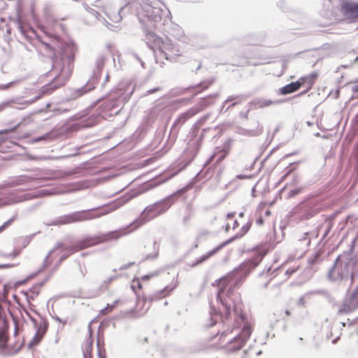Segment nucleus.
Masks as SVG:
<instances>
[{"label": "nucleus", "mask_w": 358, "mask_h": 358, "mask_svg": "<svg viewBox=\"0 0 358 358\" xmlns=\"http://www.w3.org/2000/svg\"><path fill=\"white\" fill-rule=\"evenodd\" d=\"M317 78V74L316 73H313L299 78L297 81L300 83V87L303 86L306 87V90L299 94V95L305 94L306 92L310 91L315 85Z\"/></svg>", "instance_id": "ddd939ff"}, {"label": "nucleus", "mask_w": 358, "mask_h": 358, "mask_svg": "<svg viewBox=\"0 0 358 358\" xmlns=\"http://www.w3.org/2000/svg\"><path fill=\"white\" fill-rule=\"evenodd\" d=\"M44 284L45 281L37 282L29 289L21 292V293L25 296L29 303H31V301L34 300L39 295Z\"/></svg>", "instance_id": "f8f14e48"}, {"label": "nucleus", "mask_w": 358, "mask_h": 358, "mask_svg": "<svg viewBox=\"0 0 358 358\" xmlns=\"http://www.w3.org/2000/svg\"><path fill=\"white\" fill-rule=\"evenodd\" d=\"M207 99H203L201 102H205V103H207ZM205 106H206L207 104L206 103H204Z\"/></svg>", "instance_id": "f704fd0d"}, {"label": "nucleus", "mask_w": 358, "mask_h": 358, "mask_svg": "<svg viewBox=\"0 0 358 358\" xmlns=\"http://www.w3.org/2000/svg\"><path fill=\"white\" fill-rule=\"evenodd\" d=\"M234 322L232 324V329L238 328L241 324L244 321L245 317L243 314L241 308L238 304L233 305Z\"/></svg>", "instance_id": "dca6fc26"}, {"label": "nucleus", "mask_w": 358, "mask_h": 358, "mask_svg": "<svg viewBox=\"0 0 358 358\" xmlns=\"http://www.w3.org/2000/svg\"><path fill=\"white\" fill-rule=\"evenodd\" d=\"M22 346V342H17V343L15 344V348H21Z\"/></svg>", "instance_id": "2f4dec72"}, {"label": "nucleus", "mask_w": 358, "mask_h": 358, "mask_svg": "<svg viewBox=\"0 0 358 358\" xmlns=\"http://www.w3.org/2000/svg\"><path fill=\"white\" fill-rule=\"evenodd\" d=\"M113 279H114V278L110 277V278H108L104 280L103 281V282L101 283V285H100V288L101 289H108L109 285H110V284L113 280Z\"/></svg>", "instance_id": "a878e982"}, {"label": "nucleus", "mask_w": 358, "mask_h": 358, "mask_svg": "<svg viewBox=\"0 0 358 358\" xmlns=\"http://www.w3.org/2000/svg\"><path fill=\"white\" fill-rule=\"evenodd\" d=\"M340 11L345 19L355 21L358 19V2L345 1L341 5Z\"/></svg>", "instance_id": "423d86ee"}, {"label": "nucleus", "mask_w": 358, "mask_h": 358, "mask_svg": "<svg viewBox=\"0 0 358 358\" xmlns=\"http://www.w3.org/2000/svg\"><path fill=\"white\" fill-rule=\"evenodd\" d=\"M131 288L135 292H136L138 290L142 289L143 286L141 280L139 278L134 279L131 285Z\"/></svg>", "instance_id": "4be33fe9"}, {"label": "nucleus", "mask_w": 358, "mask_h": 358, "mask_svg": "<svg viewBox=\"0 0 358 358\" xmlns=\"http://www.w3.org/2000/svg\"><path fill=\"white\" fill-rule=\"evenodd\" d=\"M152 275H145L141 277V280H148Z\"/></svg>", "instance_id": "c756f323"}, {"label": "nucleus", "mask_w": 358, "mask_h": 358, "mask_svg": "<svg viewBox=\"0 0 358 358\" xmlns=\"http://www.w3.org/2000/svg\"><path fill=\"white\" fill-rule=\"evenodd\" d=\"M234 213L227 214L225 231L227 232L231 229L232 230L235 231L234 236L230 240L220 244L212 250L202 255L200 259L196 261V264L205 262L212 256L215 255L217 252H218L227 243L235 239L242 238L248 233L252 226V221L243 222L241 220L239 222L237 220H234Z\"/></svg>", "instance_id": "f257e3e1"}, {"label": "nucleus", "mask_w": 358, "mask_h": 358, "mask_svg": "<svg viewBox=\"0 0 358 358\" xmlns=\"http://www.w3.org/2000/svg\"><path fill=\"white\" fill-rule=\"evenodd\" d=\"M166 59L173 60L182 55V52L178 45L169 42H163L160 47Z\"/></svg>", "instance_id": "6e6552de"}, {"label": "nucleus", "mask_w": 358, "mask_h": 358, "mask_svg": "<svg viewBox=\"0 0 358 358\" xmlns=\"http://www.w3.org/2000/svg\"><path fill=\"white\" fill-rule=\"evenodd\" d=\"M13 83V82H11L9 84L6 85H2V87H1V89H7L9 87L10 85H11Z\"/></svg>", "instance_id": "7c9ffc66"}, {"label": "nucleus", "mask_w": 358, "mask_h": 358, "mask_svg": "<svg viewBox=\"0 0 358 358\" xmlns=\"http://www.w3.org/2000/svg\"><path fill=\"white\" fill-rule=\"evenodd\" d=\"M239 215L240 217H243V213H241Z\"/></svg>", "instance_id": "e433bc0d"}, {"label": "nucleus", "mask_w": 358, "mask_h": 358, "mask_svg": "<svg viewBox=\"0 0 358 358\" xmlns=\"http://www.w3.org/2000/svg\"><path fill=\"white\" fill-rule=\"evenodd\" d=\"M272 103H273V101H271V100H267V99H264V100H259V101H257L256 102V105H257L259 108L268 107V106H270Z\"/></svg>", "instance_id": "b1692460"}, {"label": "nucleus", "mask_w": 358, "mask_h": 358, "mask_svg": "<svg viewBox=\"0 0 358 358\" xmlns=\"http://www.w3.org/2000/svg\"><path fill=\"white\" fill-rule=\"evenodd\" d=\"M344 58L346 61L350 62V65L353 64L358 61V55L355 51L348 52L344 56Z\"/></svg>", "instance_id": "412c9836"}, {"label": "nucleus", "mask_w": 358, "mask_h": 358, "mask_svg": "<svg viewBox=\"0 0 358 358\" xmlns=\"http://www.w3.org/2000/svg\"><path fill=\"white\" fill-rule=\"evenodd\" d=\"M234 273H230L227 276L223 278L220 281V288L218 293V296L221 299L222 309L221 310V319L224 324H228L231 320V303L227 299H222L225 294V290L227 287L229 286L227 292L226 293L227 296L230 299V294L231 289V285L234 284Z\"/></svg>", "instance_id": "7ed1b4c3"}, {"label": "nucleus", "mask_w": 358, "mask_h": 358, "mask_svg": "<svg viewBox=\"0 0 358 358\" xmlns=\"http://www.w3.org/2000/svg\"><path fill=\"white\" fill-rule=\"evenodd\" d=\"M105 213H98L93 210H80L59 217L56 223L59 225L69 224L100 217Z\"/></svg>", "instance_id": "20e7f679"}, {"label": "nucleus", "mask_w": 358, "mask_h": 358, "mask_svg": "<svg viewBox=\"0 0 358 358\" xmlns=\"http://www.w3.org/2000/svg\"><path fill=\"white\" fill-rule=\"evenodd\" d=\"M252 331V326H250L249 324H244L240 334L236 337L231 343L229 349L232 350H240L250 337Z\"/></svg>", "instance_id": "0eeeda50"}, {"label": "nucleus", "mask_w": 358, "mask_h": 358, "mask_svg": "<svg viewBox=\"0 0 358 358\" xmlns=\"http://www.w3.org/2000/svg\"><path fill=\"white\" fill-rule=\"evenodd\" d=\"M355 121L358 123V113L356 115V116L355 117Z\"/></svg>", "instance_id": "473e14b6"}, {"label": "nucleus", "mask_w": 358, "mask_h": 358, "mask_svg": "<svg viewBox=\"0 0 358 358\" xmlns=\"http://www.w3.org/2000/svg\"><path fill=\"white\" fill-rule=\"evenodd\" d=\"M66 257H67V256L62 257L61 258V259H62V260H63V259H66Z\"/></svg>", "instance_id": "4c0bfd02"}, {"label": "nucleus", "mask_w": 358, "mask_h": 358, "mask_svg": "<svg viewBox=\"0 0 358 358\" xmlns=\"http://www.w3.org/2000/svg\"><path fill=\"white\" fill-rule=\"evenodd\" d=\"M97 350H98V356L99 358H106V350H105V348L103 346L101 345V344L99 343V342L98 341L97 343Z\"/></svg>", "instance_id": "393cba45"}, {"label": "nucleus", "mask_w": 358, "mask_h": 358, "mask_svg": "<svg viewBox=\"0 0 358 358\" xmlns=\"http://www.w3.org/2000/svg\"><path fill=\"white\" fill-rule=\"evenodd\" d=\"M128 232L129 231H127L126 229H119L99 236L85 238L78 241L76 243L67 248V250L70 254H72L106 241L117 239L126 235Z\"/></svg>", "instance_id": "f03ea898"}, {"label": "nucleus", "mask_w": 358, "mask_h": 358, "mask_svg": "<svg viewBox=\"0 0 358 358\" xmlns=\"http://www.w3.org/2000/svg\"><path fill=\"white\" fill-rule=\"evenodd\" d=\"M169 293L165 289L158 291L152 294L148 299L147 296H143L141 299H138L135 308V311L138 316L144 315L150 307V303L153 301L159 300L165 297Z\"/></svg>", "instance_id": "39448f33"}, {"label": "nucleus", "mask_w": 358, "mask_h": 358, "mask_svg": "<svg viewBox=\"0 0 358 358\" xmlns=\"http://www.w3.org/2000/svg\"><path fill=\"white\" fill-rule=\"evenodd\" d=\"M300 89V83L297 80L296 82H292L285 86L280 88V93L283 95H286L288 94H291L296 92Z\"/></svg>", "instance_id": "a211bd4d"}, {"label": "nucleus", "mask_w": 358, "mask_h": 358, "mask_svg": "<svg viewBox=\"0 0 358 358\" xmlns=\"http://www.w3.org/2000/svg\"><path fill=\"white\" fill-rule=\"evenodd\" d=\"M191 217H192V212L190 210H189L187 215L183 217V222L185 223H187L190 220Z\"/></svg>", "instance_id": "cd10ccee"}, {"label": "nucleus", "mask_w": 358, "mask_h": 358, "mask_svg": "<svg viewBox=\"0 0 358 358\" xmlns=\"http://www.w3.org/2000/svg\"><path fill=\"white\" fill-rule=\"evenodd\" d=\"M17 215H13L11 218H10L8 220L5 222L1 227H0V233L3 232L4 230H6L16 219H17Z\"/></svg>", "instance_id": "5701e85b"}, {"label": "nucleus", "mask_w": 358, "mask_h": 358, "mask_svg": "<svg viewBox=\"0 0 358 358\" xmlns=\"http://www.w3.org/2000/svg\"><path fill=\"white\" fill-rule=\"evenodd\" d=\"M141 15L149 21L159 22L162 19L160 8L153 7L149 4L143 7Z\"/></svg>", "instance_id": "9d476101"}, {"label": "nucleus", "mask_w": 358, "mask_h": 358, "mask_svg": "<svg viewBox=\"0 0 358 358\" xmlns=\"http://www.w3.org/2000/svg\"><path fill=\"white\" fill-rule=\"evenodd\" d=\"M2 345H4L6 347H9V346H10V344H9V343H4Z\"/></svg>", "instance_id": "c9c22d12"}, {"label": "nucleus", "mask_w": 358, "mask_h": 358, "mask_svg": "<svg viewBox=\"0 0 358 358\" xmlns=\"http://www.w3.org/2000/svg\"><path fill=\"white\" fill-rule=\"evenodd\" d=\"M213 83V80H203L198 85L193 87L192 90L195 92V94L201 93L203 90L208 89Z\"/></svg>", "instance_id": "6ab92c4d"}, {"label": "nucleus", "mask_w": 358, "mask_h": 358, "mask_svg": "<svg viewBox=\"0 0 358 358\" xmlns=\"http://www.w3.org/2000/svg\"><path fill=\"white\" fill-rule=\"evenodd\" d=\"M156 207L155 206H150L146 208L143 212L142 213L141 217L138 219L135 220L131 224V227L132 229L130 231H133L141 225H143L144 223H145L147 221L154 218L155 216H157L156 213Z\"/></svg>", "instance_id": "1a4fd4ad"}, {"label": "nucleus", "mask_w": 358, "mask_h": 358, "mask_svg": "<svg viewBox=\"0 0 358 358\" xmlns=\"http://www.w3.org/2000/svg\"><path fill=\"white\" fill-rule=\"evenodd\" d=\"M64 84L65 80H61V77L57 76L54 79V80L51 83L46 85L42 87L41 93L42 94H51L54 90L60 87L61 86H63Z\"/></svg>", "instance_id": "2eb2a0df"}, {"label": "nucleus", "mask_w": 358, "mask_h": 358, "mask_svg": "<svg viewBox=\"0 0 358 358\" xmlns=\"http://www.w3.org/2000/svg\"><path fill=\"white\" fill-rule=\"evenodd\" d=\"M47 331V326L44 324L43 326H40L37 331L35 334V336L31 340V341L29 343L30 346H35L37 345L43 339L44 335L45 334Z\"/></svg>", "instance_id": "f3484780"}, {"label": "nucleus", "mask_w": 358, "mask_h": 358, "mask_svg": "<svg viewBox=\"0 0 358 358\" xmlns=\"http://www.w3.org/2000/svg\"><path fill=\"white\" fill-rule=\"evenodd\" d=\"M119 303L120 300H116L113 302V304L108 303L105 308L100 310L99 314L101 315H107L108 314L112 312L113 308L116 307Z\"/></svg>", "instance_id": "aec40b11"}, {"label": "nucleus", "mask_w": 358, "mask_h": 358, "mask_svg": "<svg viewBox=\"0 0 358 358\" xmlns=\"http://www.w3.org/2000/svg\"><path fill=\"white\" fill-rule=\"evenodd\" d=\"M93 343H94V338L92 337V328L91 327V324L88 326V337L86 340V342L83 347V355L84 358H93L92 356V351H93Z\"/></svg>", "instance_id": "4468645a"}, {"label": "nucleus", "mask_w": 358, "mask_h": 358, "mask_svg": "<svg viewBox=\"0 0 358 358\" xmlns=\"http://www.w3.org/2000/svg\"><path fill=\"white\" fill-rule=\"evenodd\" d=\"M225 157V154H224L222 156H221V157L218 159V162L222 160Z\"/></svg>", "instance_id": "72a5a7b5"}, {"label": "nucleus", "mask_w": 358, "mask_h": 358, "mask_svg": "<svg viewBox=\"0 0 358 358\" xmlns=\"http://www.w3.org/2000/svg\"><path fill=\"white\" fill-rule=\"evenodd\" d=\"M352 91L354 93L358 92V84H355L352 86Z\"/></svg>", "instance_id": "c85d7f7f"}, {"label": "nucleus", "mask_w": 358, "mask_h": 358, "mask_svg": "<svg viewBox=\"0 0 358 358\" xmlns=\"http://www.w3.org/2000/svg\"><path fill=\"white\" fill-rule=\"evenodd\" d=\"M286 314H287V315H289V314H290V313H289V311H287H287H286Z\"/></svg>", "instance_id": "58836bf2"}, {"label": "nucleus", "mask_w": 358, "mask_h": 358, "mask_svg": "<svg viewBox=\"0 0 358 358\" xmlns=\"http://www.w3.org/2000/svg\"><path fill=\"white\" fill-rule=\"evenodd\" d=\"M298 269V266L297 267H294V268H288L286 272H285V274L287 275V278H289V276L294 273V272H296Z\"/></svg>", "instance_id": "bb28decb"}, {"label": "nucleus", "mask_w": 358, "mask_h": 358, "mask_svg": "<svg viewBox=\"0 0 358 358\" xmlns=\"http://www.w3.org/2000/svg\"><path fill=\"white\" fill-rule=\"evenodd\" d=\"M262 257L259 255L252 257L248 261L241 264L238 269L236 270V273H243L245 274L249 273L253 270L260 262Z\"/></svg>", "instance_id": "9b49d317"}]
</instances>
